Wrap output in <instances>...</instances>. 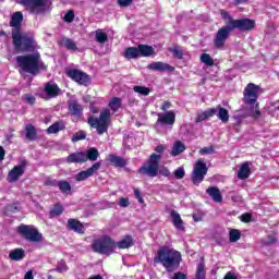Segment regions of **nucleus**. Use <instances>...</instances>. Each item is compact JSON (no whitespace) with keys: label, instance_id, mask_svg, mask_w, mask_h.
Listing matches in <instances>:
<instances>
[{"label":"nucleus","instance_id":"4c0bfd02","mask_svg":"<svg viewBox=\"0 0 279 279\" xmlns=\"http://www.w3.org/2000/svg\"><path fill=\"white\" fill-rule=\"evenodd\" d=\"M25 130L27 141H36V137L38 136L36 133V128H34L32 124H26Z\"/></svg>","mask_w":279,"mask_h":279},{"label":"nucleus","instance_id":"7ed1b4c3","mask_svg":"<svg viewBox=\"0 0 279 279\" xmlns=\"http://www.w3.org/2000/svg\"><path fill=\"white\" fill-rule=\"evenodd\" d=\"M258 86L254 83H250L244 89V104L250 106L248 116L253 119H259L260 109L258 108Z\"/></svg>","mask_w":279,"mask_h":279},{"label":"nucleus","instance_id":"4be33fe9","mask_svg":"<svg viewBox=\"0 0 279 279\" xmlns=\"http://www.w3.org/2000/svg\"><path fill=\"white\" fill-rule=\"evenodd\" d=\"M206 193L217 204H221L223 202V196L221 195V191L219 190V187H215V186L208 187L206 190Z\"/></svg>","mask_w":279,"mask_h":279},{"label":"nucleus","instance_id":"393cba45","mask_svg":"<svg viewBox=\"0 0 279 279\" xmlns=\"http://www.w3.org/2000/svg\"><path fill=\"white\" fill-rule=\"evenodd\" d=\"M60 47H64L69 51H77V44L73 39L63 37L59 40Z\"/></svg>","mask_w":279,"mask_h":279},{"label":"nucleus","instance_id":"e433bc0d","mask_svg":"<svg viewBox=\"0 0 279 279\" xmlns=\"http://www.w3.org/2000/svg\"><path fill=\"white\" fill-rule=\"evenodd\" d=\"M132 245H134V240L131 235H126L118 243L120 250H128L129 247H132Z\"/></svg>","mask_w":279,"mask_h":279},{"label":"nucleus","instance_id":"6e6552de","mask_svg":"<svg viewBox=\"0 0 279 279\" xmlns=\"http://www.w3.org/2000/svg\"><path fill=\"white\" fill-rule=\"evenodd\" d=\"M206 173H208V167H206V162H204V160L202 159H198L194 165L191 177L193 184H195L196 186H198V184H202V182H204V178H206Z\"/></svg>","mask_w":279,"mask_h":279},{"label":"nucleus","instance_id":"864d4df0","mask_svg":"<svg viewBox=\"0 0 279 279\" xmlns=\"http://www.w3.org/2000/svg\"><path fill=\"white\" fill-rule=\"evenodd\" d=\"M172 53L174 58H178V60H182V57L184 56V53L182 52V49H180L179 47H174L172 49Z\"/></svg>","mask_w":279,"mask_h":279},{"label":"nucleus","instance_id":"a18cd8bd","mask_svg":"<svg viewBox=\"0 0 279 279\" xmlns=\"http://www.w3.org/2000/svg\"><path fill=\"white\" fill-rule=\"evenodd\" d=\"M195 279H206V271L204 270V264L201 263L197 266Z\"/></svg>","mask_w":279,"mask_h":279},{"label":"nucleus","instance_id":"7c9ffc66","mask_svg":"<svg viewBox=\"0 0 279 279\" xmlns=\"http://www.w3.org/2000/svg\"><path fill=\"white\" fill-rule=\"evenodd\" d=\"M95 40L96 43H99V45H105V43H108V33L101 28L96 29Z\"/></svg>","mask_w":279,"mask_h":279},{"label":"nucleus","instance_id":"0eeeda50","mask_svg":"<svg viewBox=\"0 0 279 279\" xmlns=\"http://www.w3.org/2000/svg\"><path fill=\"white\" fill-rule=\"evenodd\" d=\"M161 155L153 154L149 157L147 166H144L140 169V173L143 175H148V178H156L158 175V169L160 167Z\"/></svg>","mask_w":279,"mask_h":279},{"label":"nucleus","instance_id":"680f3d73","mask_svg":"<svg viewBox=\"0 0 279 279\" xmlns=\"http://www.w3.org/2000/svg\"><path fill=\"white\" fill-rule=\"evenodd\" d=\"M169 108H171V101H165L162 105H161V110L163 112H167V110H169Z\"/></svg>","mask_w":279,"mask_h":279},{"label":"nucleus","instance_id":"c85d7f7f","mask_svg":"<svg viewBox=\"0 0 279 279\" xmlns=\"http://www.w3.org/2000/svg\"><path fill=\"white\" fill-rule=\"evenodd\" d=\"M137 51L140 53V57L143 58H149V56H154V48L151 46L138 45Z\"/></svg>","mask_w":279,"mask_h":279},{"label":"nucleus","instance_id":"774afa93","mask_svg":"<svg viewBox=\"0 0 279 279\" xmlns=\"http://www.w3.org/2000/svg\"><path fill=\"white\" fill-rule=\"evenodd\" d=\"M223 279H236V276H234V274L229 271V272L226 274Z\"/></svg>","mask_w":279,"mask_h":279},{"label":"nucleus","instance_id":"58836bf2","mask_svg":"<svg viewBox=\"0 0 279 279\" xmlns=\"http://www.w3.org/2000/svg\"><path fill=\"white\" fill-rule=\"evenodd\" d=\"M61 193H64V195H69L71 193V183L68 181H59V184L57 185Z\"/></svg>","mask_w":279,"mask_h":279},{"label":"nucleus","instance_id":"c756f323","mask_svg":"<svg viewBox=\"0 0 279 279\" xmlns=\"http://www.w3.org/2000/svg\"><path fill=\"white\" fill-rule=\"evenodd\" d=\"M250 163L244 162L241 165L240 170L238 172V178L239 180H247V178H250Z\"/></svg>","mask_w":279,"mask_h":279},{"label":"nucleus","instance_id":"412c9836","mask_svg":"<svg viewBox=\"0 0 279 279\" xmlns=\"http://www.w3.org/2000/svg\"><path fill=\"white\" fill-rule=\"evenodd\" d=\"M170 217H172V223L177 230L184 232V221L180 217L179 213L175 210L170 211Z\"/></svg>","mask_w":279,"mask_h":279},{"label":"nucleus","instance_id":"bb28decb","mask_svg":"<svg viewBox=\"0 0 279 279\" xmlns=\"http://www.w3.org/2000/svg\"><path fill=\"white\" fill-rule=\"evenodd\" d=\"M108 160H109V162H111V165H113V167L123 168L128 165V160H125V159H123V157L117 156V155H109Z\"/></svg>","mask_w":279,"mask_h":279},{"label":"nucleus","instance_id":"0e129e2a","mask_svg":"<svg viewBox=\"0 0 279 279\" xmlns=\"http://www.w3.org/2000/svg\"><path fill=\"white\" fill-rule=\"evenodd\" d=\"M155 151H156L157 154H159V156H160V154H163V151H165V146H163V145H158V146L155 148Z\"/></svg>","mask_w":279,"mask_h":279},{"label":"nucleus","instance_id":"5fc2aeb1","mask_svg":"<svg viewBox=\"0 0 279 279\" xmlns=\"http://www.w3.org/2000/svg\"><path fill=\"white\" fill-rule=\"evenodd\" d=\"M73 19H75V13L73 11H69L68 13H65L64 21L66 23H73Z\"/></svg>","mask_w":279,"mask_h":279},{"label":"nucleus","instance_id":"f03ea898","mask_svg":"<svg viewBox=\"0 0 279 279\" xmlns=\"http://www.w3.org/2000/svg\"><path fill=\"white\" fill-rule=\"evenodd\" d=\"M16 62L24 73H29L31 75H38L40 71H45L47 65L40 60V53L17 56Z\"/></svg>","mask_w":279,"mask_h":279},{"label":"nucleus","instance_id":"473e14b6","mask_svg":"<svg viewBox=\"0 0 279 279\" xmlns=\"http://www.w3.org/2000/svg\"><path fill=\"white\" fill-rule=\"evenodd\" d=\"M215 114H217V109L215 108H211V109H208L202 113H199L197 116V123L202 122V121H207V119H210V117H215Z\"/></svg>","mask_w":279,"mask_h":279},{"label":"nucleus","instance_id":"c03bdc74","mask_svg":"<svg viewBox=\"0 0 279 279\" xmlns=\"http://www.w3.org/2000/svg\"><path fill=\"white\" fill-rule=\"evenodd\" d=\"M220 15L226 21L227 25H232L236 20L232 19V15L228 11L221 10Z\"/></svg>","mask_w":279,"mask_h":279},{"label":"nucleus","instance_id":"2eb2a0df","mask_svg":"<svg viewBox=\"0 0 279 279\" xmlns=\"http://www.w3.org/2000/svg\"><path fill=\"white\" fill-rule=\"evenodd\" d=\"M157 117L156 125H173L175 123V112L173 111L158 113Z\"/></svg>","mask_w":279,"mask_h":279},{"label":"nucleus","instance_id":"6e6d98bb","mask_svg":"<svg viewBox=\"0 0 279 279\" xmlns=\"http://www.w3.org/2000/svg\"><path fill=\"white\" fill-rule=\"evenodd\" d=\"M134 196L140 204H145V199H143V196L141 195V191L138 189H134Z\"/></svg>","mask_w":279,"mask_h":279},{"label":"nucleus","instance_id":"b1692460","mask_svg":"<svg viewBox=\"0 0 279 279\" xmlns=\"http://www.w3.org/2000/svg\"><path fill=\"white\" fill-rule=\"evenodd\" d=\"M23 23V13L15 12L11 16L10 25L15 28V32L21 29V24Z\"/></svg>","mask_w":279,"mask_h":279},{"label":"nucleus","instance_id":"20e7f679","mask_svg":"<svg viewBox=\"0 0 279 279\" xmlns=\"http://www.w3.org/2000/svg\"><path fill=\"white\" fill-rule=\"evenodd\" d=\"M12 38L16 51H32V49H36V40L34 39V34L32 33L13 31Z\"/></svg>","mask_w":279,"mask_h":279},{"label":"nucleus","instance_id":"de8ad7c7","mask_svg":"<svg viewBox=\"0 0 279 279\" xmlns=\"http://www.w3.org/2000/svg\"><path fill=\"white\" fill-rule=\"evenodd\" d=\"M173 175L177 180H182L186 175V172L184 171L183 167H179L177 170H174Z\"/></svg>","mask_w":279,"mask_h":279},{"label":"nucleus","instance_id":"dca6fc26","mask_svg":"<svg viewBox=\"0 0 279 279\" xmlns=\"http://www.w3.org/2000/svg\"><path fill=\"white\" fill-rule=\"evenodd\" d=\"M147 69H149V71H160L161 73H166V72L173 73V71H175V68L162 61H156V62L149 63L147 65Z\"/></svg>","mask_w":279,"mask_h":279},{"label":"nucleus","instance_id":"338daca9","mask_svg":"<svg viewBox=\"0 0 279 279\" xmlns=\"http://www.w3.org/2000/svg\"><path fill=\"white\" fill-rule=\"evenodd\" d=\"M161 174H163L165 178H169V175H171V171H169V169H167V168H163L161 170Z\"/></svg>","mask_w":279,"mask_h":279},{"label":"nucleus","instance_id":"39448f33","mask_svg":"<svg viewBox=\"0 0 279 279\" xmlns=\"http://www.w3.org/2000/svg\"><path fill=\"white\" fill-rule=\"evenodd\" d=\"M87 122L90 128L97 130L99 135L106 134V132H108V128H110V109H102L99 118L90 117Z\"/></svg>","mask_w":279,"mask_h":279},{"label":"nucleus","instance_id":"c9c22d12","mask_svg":"<svg viewBox=\"0 0 279 279\" xmlns=\"http://www.w3.org/2000/svg\"><path fill=\"white\" fill-rule=\"evenodd\" d=\"M124 58L128 60H134L135 58H141L138 53V48L136 47H129L125 49Z\"/></svg>","mask_w":279,"mask_h":279},{"label":"nucleus","instance_id":"8fccbe9b","mask_svg":"<svg viewBox=\"0 0 279 279\" xmlns=\"http://www.w3.org/2000/svg\"><path fill=\"white\" fill-rule=\"evenodd\" d=\"M69 268L66 267V262L60 260L57 265L56 271L59 274H64Z\"/></svg>","mask_w":279,"mask_h":279},{"label":"nucleus","instance_id":"e2e57ef3","mask_svg":"<svg viewBox=\"0 0 279 279\" xmlns=\"http://www.w3.org/2000/svg\"><path fill=\"white\" fill-rule=\"evenodd\" d=\"M242 221L245 223L252 221V216L250 214L242 215Z\"/></svg>","mask_w":279,"mask_h":279},{"label":"nucleus","instance_id":"2f4dec72","mask_svg":"<svg viewBox=\"0 0 279 279\" xmlns=\"http://www.w3.org/2000/svg\"><path fill=\"white\" fill-rule=\"evenodd\" d=\"M97 158H99V150H97V148L92 147L86 150L85 162H88V160H90V162H95V160H97Z\"/></svg>","mask_w":279,"mask_h":279},{"label":"nucleus","instance_id":"13d9d810","mask_svg":"<svg viewBox=\"0 0 279 279\" xmlns=\"http://www.w3.org/2000/svg\"><path fill=\"white\" fill-rule=\"evenodd\" d=\"M132 1L134 0H118V5H120V8H128V5L132 3Z\"/></svg>","mask_w":279,"mask_h":279},{"label":"nucleus","instance_id":"69168bd1","mask_svg":"<svg viewBox=\"0 0 279 279\" xmlns=\"http://www.w3.org/2000/svg\"><path fill=\"white\" fill-rule=\"evenodd\" d=\"M24 279H34V272L32 270H28L25 274Z\"/></svg>","mask_w":279,"mask_h":279},{"label":"nucleus","instance_id":"f257e3e1","mask_svg":"<svg viewBox=\"0 0 279 279\" xmlns=\"http://www.w3.org/2000/svg\"><path fill=\"white\" fill-rule=\"evenodd\" d=\"M153 263L154 265H162L166 271L171 274L180 268L182 253L169 246H161L155 254Z\"/></svg>","mask_w":279,"mask_h":279},{"label":"nucleus","instance_id":"a878e982","mask_svg":"<svg viewBox=\"0 0 279 279\" xmlns=\"http://www.w3.org/2000/svg\"><path fill=\"white\" fill-rule=\"evenodd\" d=\"M184 151H186V145H184L182 141H177L172 146L170 156L172 157L180 156V154H184Z\"/></svg>","mask_w":279,"mask_h":279},{"label":"nucleus","instance_id":"3c124183","mask_svg":"<svg viewBox=\"0 0 279 279\" xmlns=\"http://www.w3.org/2000/svg\"><path fill=\"white\" fill-rule=\"evenodd\" d=\"M201 156H206L208 154H215V147L209 146V147H203L199 149Z\"/></svg>","mask_w":279,"mask_h":279},{"label":"nucleus","instance_id":"bf43d9fd","mask_svg":"<svg viewBox=\"0 0 279 279\" xmlns=\"http://www.w3.org/2000/svg\"><path fill=\"white\" fill-rule=\"evenodd\" d=\"M59 183H60V181L51 180V179H48V180L45 181L46 186H58Z\"/></svg>","mask_w":279,"mask_h":279},{"label":"nucleus","instance_id":"9b49d317","mask_svg":"<svg viewBox=\"0 0 279 279\" xmlns=\"http://www.w3.org/2000/svg\"><path fill=\"white\" fill-rule=\"evenodd\" d=\"M68 77L80 84L81 86H88L90 84V76L82 70L72 69L68 71Z\"/></svg>","mask_w":279,"mask_h":279},{"label":"nucleus","instance_id":"aec40b11","mask_svg":"<svg viewBox=\"0 0 279 279\" xmlns=\"http://www.w3.org/2000/svg\"><path fill=\"white\" fill-rule=\"evenodd\" d=\"M25 173L23 166H15L8 174L9 182H16Z\"/></svg>","mask_w":279,"mask_h":279},{"label":"nucleus","instance_id":"37998d69","mask_svg":"<svg viewBox=\"0 0 279 279\" xmlns=\"http://www.w3.org/2000/svg\"><path fill=\"white\" fill-rule=\"evenodd\" d=\"M241 239V231L233 229L229 232V241L230 243H236Z\"/></svg>","mask_w":279,"mask_h":279},{"label":"nucleus","instance_id":"f3484780","mask_svg":"<svg viewBox=\"0 0 279 279\" xmlns=\"http://www.w3.org/2000/svg\"><path fill=\"white\" fill-rule=\"evenodd\" d=\"M65 162H68L69 165L71 163L83 165V162H86V153L84 151L72 153L66 157Z\"/></svg>","mask_w":279,"mask_h":279},{"label":"nucleus","instance_id":"6ab92c4d","mask_svg":"<svg viewBox=\"0 0 279 279\" xmlns=\"http://www.w3.org/2000/svg\"><path fill=\"white\" fill-rule=\"evenodd\" d=\"M69 110L70 114L73 117H82V112H84V107L77 102V100L72 99L69 101Z\"/></svg>","mask_w":279,"mask_h":279},{"label":"nucleus","instance_id":"72a5a7b5","mask_svg":"<svg viewBox=\"0 0 279 279\" xmlns=\"http://www.w3.org/2000/svg\"><path fill=\"white\" fill-rule=\"evenodd\" d=\"M9 258L16 262L23 260L25 258V251L23 248H15L10 252Z\"/></svg>","mask_w":279,"mask_h":279},{"label":"nucleus","instance_id":"09e8293b","mask_svg":"<svg viewBox=\"0 0 279 279\" xmlns=\"http://www.w3.org/2000/svg\"><path fill=\"white\" fill-rule=\"evenodd\" d=\"M86 138V133L84 131H80L72 137V143H77L78 141H84Z\"/></svg>","mask_w":279,"mask_h":279},{"label":"nucleus","instance_id":"ddd939ff","mask_svg":"<svg viewBox=\"0 0 279 279\" xmlns=\"http://www.w3.org/2000/svg\"><path fill=\"white\" fill-rule=\"evenodd\" d=\"M232 32L233 29H240V32H250L256 27V22L250 19L235 20L230 25Z\"/></svg>","mask_w":279,"mask_h":279},{"label":"nucleus","instance_id":"a211bd4d","mask_svg":"<svg viewBox=\"0 0 279 279\" xmlns=\"http://www.w3.org/2000/svg\"><path fill=\"white\" fill-rule=\"evenodd\" d=\"M45 93H46L48 99H53V98L58 97L60 95V93H62V89H60V87H58V84H56L53 82H49L45 86Z\"/></svg>","mask_w":279,"mask_h":279},{"label":"nucleus","instance_id":"a19ab883","mask_svg":"<svg viewBox=\"0 0 279 279\" xmlns=\"http://www.w3.org/2000/svg\"><path fill=\"white\" fill-rule=\"evenodd\" d=\"M134 93H137L138 95H143L144 97H147L151 93V89L145 86H134L133 87Z\"/></svg>","mask_w":279,"mask_h":279},{"label":"nucleus","instance_id":"603ef678","mask_svg":"<svg viewBox=\"0 0 279 279\" xmlns=\"http://www.w3.org/2000/svg\"><path fill=\"white\" fill-rule=\"evenodd\" d=\"M24 99L26 104H29L31 106H34V104H36V97H34V95L32 94H25Z\"/></svg>","mask_w":279,"mask_h":279},{"label":"nucleus","instance_id":"79ce46f5","mask_svg":"<svg viewBox=\"0 0 279 279\" xmlns=\"http://www.w3.org/2000/svg\"><path fill=\"white\" fill-rule=\"evenodd\" d=\"M201 62L205 64L206 66H215V60L210 58V54L203 53L201 56Z\"/></svg>","mask_w":279,"mask_h":279},{"label":"nucleus","instance_id":"f8f14e48","mask_svg":"<svg viewBox=\"0 0 279 279\" xmlns=\"http://www.w3.org/2000/svg\"><path fill=\"white\" fill-rule=\"evenodd\" d=\"M230 32H232V27L230 25H226L218 29L216 37L214 39V45L216 49H223V45H226V40L230 37Z\"/></svg>","mask_w":279,"mask_h":279},{"label":"nucleus","instance_id":"f704fd0d","mask_svg":"<svg viewBox=\"0 0 279 279\" xmlns=\"http://www.w3.org/2000/svg\"><path fill=\"white\" fill-rule=\"evenodd\" d=\"M64 122L62 121H58L54 122L52 125H50L47 129L48 134H58V132H62V130H64Z\"/></svg>","mask_w":279,"mask_h":279},{"label":"nucleus","instance_id":"052dcab7","mask_svg":"<svg viewBox=\"0 0 279 279\" xmlns=\"http://www.w3.org/2000/svg\"><path fill=\"white\" fill-rule=\"evenodd\" d=\"M172 279H186V274H184V272H174Z\"/></svg>","mask_w":279,"mask_h":279},{"label":"nucleus","instance_id":"4d7b16f0","mask_svg":"<svg viewBox=\"0 0 279 279\" xmlns=\"http://www.w3.org/2000/svg\"><path fill=\"white\" fill-rule=\"evenodd\" d=\"M119 206H121V208H128V206H130V199L129 198H120Z\"/></svg>","mask_w":279,"mask_h":279},{"label":"nucleus","instance_id":"1a4fd4ad","mask_svg":"<svg viewBox=\"0 0 279 279\" xmlns=\"http://www.w3.org/2000/svg\"><path fill=\"white\" fill-rule=\"evenodd\" d=\"M19 232L24 236V239H26V241H31V243H40V241H43V234L38 232V229L32 226H20Z\"/></svg>","mask_w":279,"mask_h":279},{"label":"nucleus","instance_id":"ea45409f","mask_svg":"<svg viewBox=\"0 0 279 279\" xmlns=\"http://www.w3.org/2000/svg\"><path fill=\"white\" fill-rule=\"evenodd\" d=\"M109 108L112 110V112H117L119 110V108H121V98L113 97L109 101Z\"/></svg>","mask_w":279,"mask_h":279},{"label":"nucleus","instance_id":"49530a36","mask_svg":"<svg viewBox=\"0 0 279 279\" xmlns=\"http://www.w3.org/2000/svg\"><path fill=\"white\" fill-rule=\"evenodd\" d=\"M62 213H64V207L62 205H56L50 211V217H60Z\"/></svg>","mask_w":279,"mask_h":279},{"label":"nucleus","instance_id":"5701e85b","mask_svg":"<svg viewBox=\"0 0 279 279\" xmlns=\"http://www.w3.org/2000/svg\"><path fill=\"white\" fill-rule=\"evenodd\" d=\"M68 228L69 230H73V232L84 234V225H82V222H80L77 219H69Z\"/></svg>","mask_w":279,"mask_h":279},{"label":"nucleus","instance_id":"423d86ee","mask_svg":"<svg viewBox=\"0 0 279 279\" xmlns=\"http://www.w3.org/2000/svg\"><path fill=\"white\" fill-rule=\"evenodd\" d=\"M94 252L98 254H105L106 256H110L112 252L117 248V243L110 236H102L93 242L92 245Z\"/></svg>","mask_w":279,"mask_h":279},{"label":"nucleus","instance_id":"9d476101","mask_svg":"<svg viewBox=\"0 0 279 279\" xmlns=\"http://www.w3.org/2000/svg\"><path fill=\"white\" fill-rule=\"evenodd\" d=\"M20 4L24 5L31 14H43L47 8V0H20Z\"/></svg>","mask_w":279,"mask_h":279},{"label":"nucleus","instance_id":"cd10ccee","mask_svg":"<svg viewBox=\"0 0 279 279\" xmlns=\"http://www.w3.org/2000/svg\"><path fill=\"white\" fill-rule=\"evenodd\" d=\"M215 110H217V117L218 119L222 122V123H228V121H230V113L227 111L226 108L221 107V106H217L216 108H214Z\"/></svg>","mask_w":279,"mask_h":279},{"label":"nucleus","instance_id":"4468645a","mask_svg":"<svg viewBox=\"0 0 279 279\" xmlns=\"http://www.w3.org/2000/svg\"><path fill=\"white\" fill-rule=\"evenodd\" d=\"M98 169H101V162L94 163L87 170H83L75 175L76 182H84V180H88V178H93V174L97 172Z\"/></svg>","mask_w":279,"mask_h":279}]
</instances>
